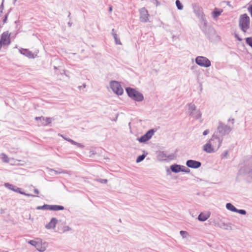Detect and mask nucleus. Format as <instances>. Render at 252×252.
<instances>
[{"label":"nucleus","mask_w":252,"mask_h":252,"mask_svg":"<svg viewBox=\"0 0 252 252\" xmlns=\"http://www.w3.org/2000/svg\"><path fill=\"white\" fill-rule=\"evenodd\" d=\"M58 135L59 136H61L62 137L63 139H64V140H65V139H70L69 138H66L65 137V136H64L63 134H61V133H59L58 134Z\"/></svg>","instance_id":"49530a36"},{"label":"nucleus","mask_w":252,"mask_h":252,"mask_svg":"<svg viewBox=\"0 0 252 252\" xmlns=\"http://www.w3.org/2000/svg\"><path fill=\"white\" fill-rule=\"evenodd\" d=\"M10 34L8 32H3L1 35L0 44L2 46H8L11 43Z\"/></svg>","instance_id":"f8f14e48"},{"label":"nucleus","mask_w":252,"mask_h":252,"mask_svg":"<svg viewBox=\"0 0 252 252\" xmlns=\"http://www.w3.org/2000/svg\"><path fill=\"white\" fill-rule=\"evenodd\" d=\"M126 91L129 97L137 102H141L144 100V96L142 94L137 91L135 89L131 87H127Z\"/></svg>","instance_id":"f03ea898"},{"label":"nucleus","mask_w":252,"mask_h":252,"mask_svg":"<svg viewBox=\"0 0 252 252\" xmlns=\"http://www.w3.org/2000/svg\"><path fill=\"white\" fill-rule=\"evenodd\" d=\"M17 0H14V2H15V1H16Z\"/></svg>","instance_id":"0e129e2a"},{"label":"nucleus","mask_w":252,"mask_h":252,"mask_svg":"<svg viewBox=\"0 0 252 252\" xmlns=\"http://www.w3.org/2000/svg\"><path fill=\"white\" fill-rule=\"evenodd\" d=\"M37 210H49L52 211L63 210L64 208L63 206L58 205L44 204L42 206H38L36 208Z\"/></svg>","instance_id":"9b49d317"},{"label":"nucleus","mask_w":252,"mask_h":252,"mask_svg":"<svg viewBox=\"0 0 252 252\" xmlns=\"http://www.w3.org/2000/svg\"><path fill=\"white\" fill-rule=\"evenodd\" d=\"M250 17L247 14L241 15L239 18V25L241 30L246 32L250 28Z\"/></svg>","instance_id":"39448f33"},{"label":"nucleus","mask_w":252,"mask_h":252,"mask_svg":"<svg viewBox=\"0 0 252 252\" xmlns=\"http://www.w3.org/2000/svg\"><path fill=\"white\" fill-rule=\"evenodd\" d=\"M222 11H219L218 9H215L212 12V16L214 18H216L219 16L221 13Z\"/></svg>","instance_id":"cd10ccee"},{"label":"nucleus","mask_w":252,"mask_h":252,"mask_svg":"<svg viewBox=\"0 0 252 252\" xmlns=\"http://www.w3.org/2000/svg\"><path fill=\"white\" fill-rule=\"evenodd\" d=\"M182 166L177 164H174L170 166V169L171 171L175 173H177L181 171Z\"/></svg>","instance_id":"aec40b11"},{"label":"nucleus","mask_w":252,"mask_h":252,"mask_svg":"<svg viewBox=\"0 0 252 252\" xmlns=\"http://www.w3.org/2000/svg\"><path fill=\"white\" fill-rule=\"evenodd\" d=\"M50 171L54 172L56 174H61V173L68 174L69 173V171H68L67 170H63L61 169H59L58 170H56L53 169H50Z\"/></svg>","instance_id":"bb28decb"},{"label":"nucleus","mask_w":252,"mask_h":252,"mask_svg":"<svg viewBox=\"0 0 252 252\" xmlns=\"http://www.w3.org/2000/svg\"><path fill=\"white\" fill-rule=\"evenodd\" d=\"M240 214L245 215L247 214L246 210L244 209H237L236 212Z\"/></svg>","instance_id":"e433bc0d"},{"label":"nucleus","mask_w":252,"mask_h":252,"mask_svg":"<svg viewBox=\"0 0 252 252\" xmlns=\"http://www.w3.org/2000/svg\"><path fill=\"white\" fill-rule=\"evenodd\" d=\"M223 139V138L218 136L216 134H213L211 138L208 141L217 151L220 147Z\"/></svg>","instance_id":"423d86ee"},{"label":"nucleus","mask_w":252,"mask_h":252,"mask_svg":"<svg viewBox=\"0 0 252 252\" xmlns=\"http://www.w3.org/2000/svg\"><path fill=\"white\" fill-rule=\"evenodd\" d=\"M186 164L188 167L193 169H197L201 166V162L193 159L188 160Z\"/></svg>","instance_id":"2eb2a0df"},{"label":"nucleus","mask_w":252,"mask_h":252,"mask_svg":"<svg viewBox=\"0 0 252 252\" xmlns=\"http://www.w3.org/2000/svg\"><path fill=\"white\" fill-rule=\"evenodd\" d=\"M70 14H70V12H68V17H69V18L70 17Z\"/></svg>","instance_id":"4d7b16f0"},{"label":"nucleus","mask_w":252,"mask_h":252,"mask_svg":"<svg viewBox=\"0 0 252 252\" xmlns=\"http://www.w3.org/2000/svg\"><path fill=\"white\" fill-rule=\"evenodd\" d=\"M3 2H4V0H2V3L0 5V9L1 10H3V7H4V6H3Z\"/></svg>","instance_id":"09e8293b"},{"label":"nucleus","mask_w":252,"mask_h":252,"mask_svg":"<svg viewBox=\"0 0 252 252\" xmlns=\"http://www.w3.org/2000/svg\"><path fill=\"white\" fill-rule=\"evenodd\" d=\"M28 243L34 246L37 251L40 252H44L48 246V244L40 239H37L36 240H30Z\"/></svg>","instance_id":"20e7f679"},{"label":"nucleus","mask_w":252,"mask_h":252,"mask_svg":"<svg viewBox=\"0 0 252 252\" xmlns=\"http://www.w3.org/2000/svg\"><path fill=\"white\" fill-rule=\"evenodd\" d=\"M117 117H118V115L117 116L116 118L114 119V121H116V120H117Z\"/></svg>","instance_id":"bf43d9fd"},{"label":"nucleus","mask_w":252,"mask_h":252,"mask_svg":"<svg viewBox=\"0 0 252 252\" xmlns=\"http://www.w3.org/2000/svg\"><path fill=\"white\" fill-rule=\"evenodd\" d=\"M113 37L115 39V42L116 44L117 45H122V43L121 42L120 39L118 38V36L117 33L113 34Z\"/></svg>","instance_id":"c85d7f7f"},{"label":"nucleus","mask_w":252,"mask_h":252,"mask_svg":"<svg viewBox=\"0 0 252 252\" xmlns=\"http://www.w3.org/2000/svg\"><path fill=\"white\" fill-rule=\"evenodd\" d=\"M7 252V251H4V252Z\"/></svg>","instance_id":"338daca9"},{"label":"nucleus","mask_w":252,"mask_h":252,"mask_svg":"<svg viewBox=\"0 0 252 252\" xmlns=\"http://www.w3.org/2000/svg\"><path fill=\"white\" fill-rule=\"evenodd\" d=\"M248 10L249 12L250 13L251 17H252V4L250 5L248 8Z\"/></svg>","instance_id":"79ce46f5"},{"label":"nucleus","mask_w":252,"mask_h":252,"mask_svg":"<svg viewBox=\"0 0 252 252\" xmlns=\"http://www.w3.org/2000/svg\"><path fill=\"white\" fill-rule=\"evenodd\" d=\"M200 86H201V87H200V91H202V85H200Z\"/></svg>","instance_id":"13d9d810"},{"label":"nucleus","mask_w":252,"mask_h":252,"mask_svg":"<svg viewBox=\"0 0 252 252\" xmlns=\"http://www.w3.org/2000/svg\"><path fill=\"white\" fill-rule=\"evenodd\" d=\"M58 220L55 218H52L49 223L46 224L45 228L50 229H54L56 226Z\"/></svg>","instance_id":"6ab92c4d"},{"label":"nucleus","mask_w":252,"mask_h":252,"mask_svg":"<svg viewBox=\"0 0 252 252\" xmlns=\"http://www.w3.org/2000/svg\"><path fill=\"white\" fill-rule=\"evenodd\" d=\"M210 217L209 215L205 214L203 213H201L198 216V220L200 221H204L206 220Z\"/></svg>","instance_id":"5701e85b"},{"label":"nucleus","mask_w":252,"mask_h":252,"mask_svg":"<svg viewBox=\"0 0 252 252\" xmlns=\"http://www.w3.org/2000/svg\"><path fill=\"white\" fill-rule=\"evenodd\" d=\"M228 154V151H226L221 155V157L222 158H227Z\"/></svg>","instance_id":"a19ab883"},{"label":"nucleus","mask_w":252,"mask_h":252,"mask_svg":"<svg viewBox=\"0 0 252 252\" xmlns=\"http://www.w3.org/2000/svg\"><path fill=\"white\" fill-rule=\"evenodd\" d=\"M83 88H86V84H83Z\"/></svg>","instance_id":"6e6d98bb"},{"label":"nucleus","mask_w":252,"mask_h":252,"mask_svg":"<svg viewBox=\"0 0 252 252\" xmlns=\"http://www.w3.org/2000/svg\"><path fill=\"white\" fill-rule=\"evenodd\" d=\"M147 155V153H146V154H142L141 155L139 156L136 160V162L139 163L143 161L144 159L145 158Z\"/></svg>","instance_id":"c756f323"},{"label":"nucleus","mask_w":252,"mask_h":252,"mask_svg":"<svg viewBox=\"0 0 252 252\" xmlns=\"http://www.w3.org/2000/svg\"><path fill=\"white\" fill-rule=\"evenodd\" d=\"M96 181L101 183H102V184H106L108 182V180L107 179H96Z\"/></svg>","instance_id":"4c0bfd02"},{"label":"nucleus","mask_w":252,"mask_h":252,"mask_svg":"<svg viewBox=\"0 0 252 252\" xmlns=\"http://www.w3.org/2000/svg\"><path fill=\"white\" fill-rule=\"evenodd\" d=\"M2 10H2V9L1 10V11H0V13H2Z\"/></svg>","instance_id":"052dcab7"},{"label":"nucleus","mask_w":252,"mask_h":252,"mask_svg":"<svg viewBox=\"0 0 252 252\" xmlns=\"http://www.w3.org/2000/svg\"><path fill=\"white\" fill-rule=\"evenodd\" d=\"M195 63L200 66L208 67L211 65L210 61L205 57L198 56L195 58Z\"/></svg>","instance_id":"1a4fd4ad"},{"label":"nucleus","mask_w":252,"mask_h":252,"mask_svg":"<svg viewBox=\"0 0 252 252\" xmlns=\"http://www.w3.org/2000/svg\"><path fill=\"white\" fill-rule=\"evenodd\" d=\"M155 132V130L154 129H151L149 130L145 134L138 138V140L140 143L145 142L151 138Z\"/></svg>","instance_id":"4468645a"},{"label":"nucleus","mask_w":252,"mask_h":252,"mask_svg":"<svg viewBox=\"0 0 252 252\" xmlns=\"http://www.w3.org/2000/svg\"><path fill=\"white\" fill-rule=\"evenodd\" d=\"M215 225L217 227L223 228L225 230H231L232 229L231 224L230 223H225L222 221H220L219 222L216 224Z\"/></svg>","instance_id":"f3484780"},{"label":"nucleus","mask_w":252,"mask_h":252,"mask_svg":"<svg viewBox=\"0 0 252 252\" xmlns=\"http://www.w3.org/2000/svg\"><path fill=\"white\" fill-rule=\"evenodd\" d=\"M119 221L121 222V219H119Z\"/></svg>","instance_id":"680f3d73"},{"label":"nucleus","mask_w":252,"mask_h":252,"mask_svg":"<svg viewBox=\"0 0 252 252\" xmlns=\"http://www.w3.org/2000/svg\"><path fill=\"white\" fill-rule=\"evenodd\" d=\"M34 192L36 194H38L39 193V190L36 189H34Z\"/></svg>","instance_id":"8fccbe9b"},{"label":"nucleus","mask_w":252,"mask_h":252,"mask_svg":"<svg viewBox=\"0 0 252 252\" xmlns=\"http://www.w3.org/2000/svg\"><path fill=\"white\" fill-rule=\"evenodd\" d=\"M180 234L183 238H185L189 236V233L186 231L181 230L180 231Z\"/></svg>","instance_id":"72a5a7b5"},{"label":"nucleus","mask_w":252,"mask_h":252,"mask_svg":"<svg viewBox=\"0 0 252 252\" xmlns=\"http://www.w3.org/2000/svg\"><path fill=\"white\" fill-rule=\"evenodd\" d=\"M55 69H57V67L56 66H54Z\"/></svg>","instance_id":"69168bd1"},{"label":"nucleus","mask_w":252,"mask_h":252,"mask_svg":"<svg viewBox=\"0 0 252 252\" xmlns=\"http://www.w3.org/2000/svg\"><path fill=\"white\" fill-rule=\"evenodd\" d=\"M111 33H112L113 36V34L114 33H116V32H115V30L114 29H112Z\"/></svg>","instance_id":"3c124183"},{"label":"nucleus","mask_w":252,"mask_h":252,"mask_svg":"<svg viewBox=\"0 0 252 252\" xmlns=\"http://www.w3.org/2000/svg\"><path fill=\"white\" fill-rule=\"evenodd\" d=\"M35 120L36 121H39V122L38 123H40L41 122H45V117L43 116L41 117H36L35 118Z\"/></svg>","instance_id":"c9c22d12"},{"label":"nucleus","mask_w":252,"mask_h":252,"mask_svg":"<svg viewBox=\"0 0 252 252\" xmlns=\"http://www.w3.org/2000/svg\"><path fill=\"white\" fill-rule=\"evenodd\" d=\"M4 186L9 189L13 190L15 192H18L19 193H23V191H21V189L20 188L17 187L16 186L10 184L8 183H5Z\"/></svg>","instance_id":"a211bd4d"},{"label":"nucleus","mask_w":252,"mask_h":252,"mask_svg":"<svg viewBox=\"0 0 252 252\" xmlns=\"http://www.w3.org/2000/svg\"><path fill=\"white\" fill-rule=\"evenodd\" d=\"M21 194H24L26 196H32V197H38V196H36V195H33L32 194H30V193H26L25 192H24V191H23V193H21Z\"/></svg>","instance_id":"ea45409f"},{"label":"nucleus","mask_w":252,"mask_h":252,"mask_svg":"<svg viewBox=\"0 0 252 252\" xmlns=\"http://www.w3.org/2000/svg\"><path fill=\"white\" fill-rule=\"evenodd\" d=\"M209 133V129H206L204 130L203 132V135H206Z\"/></svg>","instance_id":"a18cd8bd"},{"label":"nucleus","mask_w":252,"mask_h":252,"mask_svg":"<svg viewBox=\"0 0 252 252\" xmlns=\"http://www.w3.org/2000/svg\"><path fill=\"white\" fill-rule=\"evenodd\" d=\"M228 122H231L232 124H233L234 123V119L230 118L228 120Z\"/></svg>","instance_id":"de8ad7c7"},{"label":"nucleus","mask_w":252,"mask_h":252,"mask_svg":"<svg viewBox=\"0 0 252 252\" xmlns=\"http://www.w3.org/2000/svg\"><path fill=\"white\" fill-rule=\"evenodd\" d=\"M67 24H68V26L70 27H71L72 23L70 22H68Z\"/></svg>","instance_id":"864d4df0"},{"label":"nucleus","mask_w":252,"mask_h":252,"mask_svg":"<svg viewBox=\"0 0 252 252\" xmlns=\"http://www.w3.org/2000/svg\"><path fill=\"white\" fill-rule=\"evenodd\" d=\"M112 11V7L111 6L109 7V12H111Z\"/></svg>","instance_id":"603ef678"},{"label":"nucleus","mask_w":252,"mask_h":252,"mask_svg":"<svg viewBox=\"0 0 252 252\" xmlns=\"http://www.w3.org/2000/svg\"><path fill=\"white\" fill-rule=\"evenodd\" d=\"M8 16V13L5 14V15L4 16V19L3 20V24L6 23Z\"/></svg>","instance_id":"37998d69"},{"label":"nucleus","mask_w":252,"mask_h":252,"mask_svg":"<svg viewBox=\"0 0 252 252\" xmlns=\"http://www.w3.org/2000/svg\"><path fill=\"white\" fill-rule=\"evenodd\" d=\"M194 12H195L196 16L199 19L200 21H201L203 19H206L205 16L202 9H201L200 8H198L197 9H195Z\"/></svg>","instance_id":"412c9836"},{"label":"nucleus","mask_w":252,"mask_h":252,"mask_svg":"<svg viewBox=\"0 0 252 252\" xmlns=\"http://www.w3.org/2000/svg\"><path fill=\"white\" fill-rule=\"evenodd\" d=\"M199 28L209 39L215 33V30L211 27L207 25V21L206 19L200 21Z\"/></svg>","instance_id":"7ed1b4c3"},{"label":"nucleus","mask_w":252,"mask_h":252,"mask_svg":"<svg viewBox=\"0 0 252 252\" xmlns=\"http://www.w3.org/2000/svg\"><path fill=\"white\" fill-rule=\"evenodd\" d=\"M226 208L227 210L233 212H236L237 208L231 203H227L226 204Z\"/></svg>","instance_id":"a878e982"},{"label":"nucleus","mask_w":252,"mask_h":252,"mask_svg":"<svg viewBox=\"0 0 252 252\" xmlns=\"http://www.w3.org/2000/svg\"><path fill=\"white\" fill-rule=\"evenodd\" d=\"M1 159L2 161L4 162H8L9 159L7 156L4 153H2L1 154Z\"/></svg>","instance_id":"473e14b6"},{"label":"nucleus","mask_w":252,"mask_h":252,"mask_svg":"<svg viewBox=\"0 0 252 252\" xmlns=\"http://www.w3.org/2000/svg\"><path fill=\"white\" fill-rule=\"evenodd\" d=\"M246 43L252 48V37H249L246 38Z\"/></svg>","instance_id":"2f4dec72"},{"label":"nucleus","mask_w":252,"mask_h":252,"mask_svg":"<svg viewBox=\"0 0 252 252\" xmlns=\"http://www.w3.org/2000/svg\"><path fill=\"white\" fill-rule=\"evenodd\" d=\"M203 149L205 152L209 154L214 153L216 151L209 141L203 145Z\"/></svg>","instance_id":"dca6fc26"},{"label":"nucleus","mask_w":252,"mask_h":252,"mask_svg":"<svg viewBox=\"0 0 252 252\" xmlns=\"http://www.w3.org/2000/svg\"><path fill=\"white\" fill-rule=\"evenodd\" d=\"M181 166H182V168H181L182 170L181 172H185L186 173H190V170L189 168H187L186 166H185L184 165H181Z\"/></svg>","instance_id":"f704fd0d"},{"label":"nucleus","mask_w":252,"mask_h":252,"mask_svg":"<svg viewBox=\"0 0 252 252\" xmlns=\"http://www.w3.org/2000/svg\"><path fill=\"white\" fill-rule=\"evenodd\" d=\"M227 5L230 6V1H227Z\"/></svg>","instance_id":"5fc2aeb1"},{"label":"nucleus","mask_w":252,"mask_h":252,"mask_svg":"<svg viewBox=\"0 0 252 252\" xmlns=\"http://www.w3.org/2000/svg\"><path fill=\"white\" fill-rule=\"evenodd\" d=\"M235 37L237 39V40L239 41H241L242 40V39L238 35L237 33L235 34Z\"/></svg>","instance_id":"c03bdc74"},{"label":"nucleus","mask_w":252,"mask_h":252,"mask_svg":"<svg viewBox=\"0 0 252 252\" xmlns=\"http://www.w3.org/2000/svg\"><path fill=\"white\" fill-rule=\"evenodd\" d=\"M176 157L175 154L171 153L168 155L166 152L164 151H159L157 155V158L159 161L171 160L174 159Z\"/></svg>","instance_id":"6e6552de"},{"label":"nucleus","mask_w":252,"mask_h":252,"mask_svg":"<svg viewBox=\"0 0 252 252\" xmlns=\"http://www.w3.org/2000/svg\"><path fill=\"white\" fill-rule=\"evenodd\" d=\"M189 113L190 116L196 119H199L201 118V113L199 110H197L196 106L191 103L188 104Z\"/></svg>","instance_id":"0eeeda50"},{"label":"nucleus","mask_w":252,"mask_h":252,"mask_svg":"<svg viewBox=\"0 0 252 252\" xmlns=\"http://www.w3.org/2000/svg\"><path fill=\"white\" fill-rule=\"evenodd\" d=\"M65 140L67 141H68L72 145H76L78 147H79L80 148L83 149L84 147V146L83 145H82V144L78 143V142L73 140L71 139H65Z\"/></svg>","instance_id":"393cba45"},{"label":"nucleus","mask_w":252,"mask_h":252,"mask_svg":"<svg viewBox=\"0 0 252 252\" xmlns=\"http://www.w3.org/2000/svg\"><path fill=\"white\" fill-rule=\"evenodd\" d=\"M71 230V228L69 226H65L63 228V232H65V231H70Z\"/></svg>","instance_id":"58836bf2"},{"label":"nucleus","mask_w":252,"mask_h":252,"mask_svg":"<svg viewBox=\"0 0 252 252\" xmlns=\"http://www.w3.org/2000/svg\"><path fill=\"white\" fill-rule=\"evenodd\" d=\"M140 13V21L142 23L149 22V14L145 7H142L139 10Z\"/></svg>","instance_id":"ddd939ff"},{"label":"nucleus","mask_w":252,"mask_h":252,"mask_svg":"<svg viewBox=\"0 0 252 252\" xmlns=\"http://www.w3.org/2000/svg\"><path fill=\"white\" fill-rule=\"evenodd\" d=\"M81 86H79V87H78V88H79V89H80V88H81Z\"/></svg>","instance_id":"e2e57ef3"},{"label":"nucleus","mask_w":252,"mask_h":252,"mask_svg":"<svg viewBox=\"0 0 252 252\" xmlns=\"http://www.w3.org/2000/svg\"><path fill=\"white\" fill-rule=\"evenodd\" d=\"M232 130V128L230 126H228L223 123L222 122L220 121L217 129L214 132V134H216L218 136H220L223 138V137L225 135L228 134Z\"/></svg>","instance_id":"f257e3e1"},{"label":"nucleus","mask_w":252,"mask_h":252,"mask_svg":"<svg viewBox=\"0 0 252 252\" xmlns=\"http://www.w3.org/2000/svg\"><path fill=\"white\" fill-rule=\"evenodd\" d=\"M176 5L179 10H182L183 8V6L180 1L179 0H176Z\"/></svg>","instance_id":"7c9ffc66"},{"label":"nucleus","mask_w":252,"mask_h":252,"mask_svg":"<svg viewBox=\"0 0 252 252\" xmlns=\"http://www.w3.org/2000/svg\"><path fill=\"white\" fill-rule=\"evenodd\" d=\"M20 52L21 53V54L25 55V56H26L28 58H33L32 53L28 49H22L20 50Z\"/></svg>","instance_id":"4be33fe9"},{"label":"nucleus","mask_w":252,"mask_h":252,"mask_svg":"<svg viewBox=\"0 0 252 252\" xmlns=\"http://www.w3.org/2000/svg\"><path fill=\"white\" fill-rule=\"evenodd\" d=\"M110 86L113 92L117 95H122L124 90L120 84L116 81H111L110 83Z\"/></svg>","instance_id":"9d476101"},{"label":"nucleus","mask_w":252,"mask_h":252,"mask_svg":"<svg viewBox=\"0 0 252 252\" xmlns=\"http://www.w3.org/2000/svg\"><path fill=\"white\" fill-rule=\"evenodd\" d=\"M52 121V119L50 117L45 118V122H41L40 123H38V125L39 126H46L49 124H51Z\"/></svg>","instance_id":"b1692460"}]
</instances>
